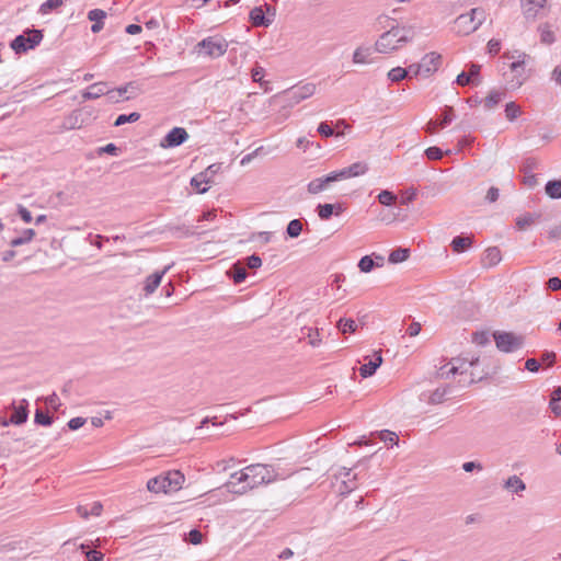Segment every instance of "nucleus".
Listing matches in <instances>:
<instances>
[{
	"label": "nucleus",
	"instance_id": "c03bdc74",
	"mask_svg": "<svg viewBox=\"0 0 561 561\" xmlns=\"http://www.w3.org/2000/svg\"><path fill=\"white\" fill-rule=\"evenodd\" d=\"M64 3V0H47L39 7V13L41 14H48L51 10H55L59 7H61Z\"/></svg>",
	"mask_w": 561,
	"mask_h": 561
},
{
	"label": "nucleus",
	"instance_id": "a19ab883",
	"mask_svg": "<svg viewBox=\"0 0 561 561\" xmlns=\"http://www.w3.org/2000/svg\"><path fill=\"white\" fill-rule=\"evenodd\" d=\"M140 118V114L137 112H133L130 114H121L114 122V126L118 127L126 123H135Z\"/></svg>",
	"mask_w": 561,
	"mask_h": 561
},
{
	"label": "nucleus",
	"instance_id": "13d9d810",
	"mask_svg": "<svg viewBox=\"0 0 561 561\" xmlns=\"http://www.w3.org/2000/svg\"><path fill=\"white\" fill-rule=\"evenodd\" d=\"M85 422H87V420L84 417L78 416V417H73V419L69 420V422L67 423V426L71 431H77L80 427H82L85 424Z\"/></svg>",
	"mask_w": 561,
	"mask_h": 561
},
{
	"label": "nucleus",
	"instance_id": "f704fd0d",
	"mask_svg": "<svg viewBox=\"0 0 561 561\" xmlns=\"http://www.w3.org/2000/svg\"><path fill=\"white\" fill-rule=\"evenodd\" d=\"M356 479H357L356 474H354L353 478L348 477L346 479H343L341 481V485L339 488L340 495L345 496V495L350 494L352 491H354L357 488Z\"/></svg>",
	"mask_w": 561,
	"mask_h": 561
},
{
	"label": "nucleus",
	"instance_id": "423d86ee",
	"mask_svg": "<svg viewBox=\"0 0 561 561\" xmlns=\"http://www.w3.org/2000/svg\"><path fill=\"white\" fill-rule=\"evenodd\" d=\"M496 347L504 353H512L523 347L524 336L513 332L496 331L493 333Z\"/></svg>",
	"mask_w": 561,
	"mask_h": 561
},
{
	"label": "nucleus",
	"instance_id": "3c124183",
	"mask_svg": "<svg viewBox=\"0 0 561 561\" xmlns=\"http://www.w3.org/2000/svg\"><path fill=\"white\" fill-rule=\"evenodd\" d=\"M416 195H417V192L415 188H409L402 193L400 203L402 205H408L415 199Z\"/></svg>",
	"mask_w": 561,
	"mask_h": 561
},
{
	"label": "nucleus",
	"instance_id": "39448f33",
	"mask_svg": "<svg viewBox=\"0 0 561 561\" xmlns=\"http://www.w3.org/2000/svg\"><path fill=\"white\" fill-rule=\"evenodd\" d=\"M197 53L210 58H218L224 56L228 49V43L226 39L219 36H208L197 43Z\"/></svg>",
	"mask_w": 561,
	"mask_h": 561
},
{
	"label": "nucleus",
	"instance_id": "e2e57ef3",
	"mask_svg": "<svg viewBox=\"0 0 561 561\" xmlns=\"http://www.w3.org/2000/svg\"><path fill=\"white\" fill-rule=\"evenodd\" d=\"M541 366V362L536 358H528L525 364V368L531 373H537Z\"/></svg>",
	"mask_w": 561,
	"mask_h": 561
},
{
	"label": "nucleus",
	"instance_id": "f8f14e48",
	"mask_svg": "<svg viewBox=\"0 0 561 561\" xmlns=\"http://www.w3.org/2000/svg\"><path fill=\"white\" fill-rule=\"evenodd\" d=\"M423 70V77H430L432 73L438 70L442 65V55L436 51L426 54L420 61Z\"/></svg>",
	"mask_w": 561,
	"mask_h": 561
},
{
	"label": "nucleus",
	"instance_id": "ea45409f",
	"mask_svg": "<svg viewBox=\"0 0 561 561\" xmlns=\"http://www.w3.org/2000/svg\"><path fill=\"white\" fill-rule=\"evenodd\" d=\"M357 324L353 319H340L337 322V329L343 333H354Z\"/></svg>",
	"mask_w": 561,
	"mask_h": 561
},
{
	"label": "nucleus",
	"instance_id": "9b49d317",
	"mask_svg": "<svg viewBox=\"0 0 561 561\" xmlns=\"http://www.w3.org/2000/svg\"><path fill=\"white\" fill-rule=\"evenodd\" d=\"M479 362V357L471 356V357H457L453 359V366L446 370L447 366H443L439 369V376L448 378L450 375L456 374H463L465 370H462L463 364L468 363L469 366H474Z\"/></svg>",
	"mask_w": 561,
	"mask_h": 561
},
{
	"label": "nucleus",
	"instance_id": "37998d69",
	"mask_svg": "<svg viewBox=\"0 0 561 561\" xmlns=\"http://www.w3.org/2000/svg\"><path fill=\"white\" fill-rule=\"evenodd\" d=\"M34 422L38 425L49 426L53 423V417L41 409L35 412Z\"/></svg>",
	"mask_w": 561,
	"mask_h": 561
},
{
	"label": "nucleus",
	"instance_id": "a18cd8bd",
	"mask_svg": "<svg viewBox=\"0 0 561 561\" xmlns=\"http://www.w3.org/2000/svg\"><path fill=\"white\" fill-rule=\"evenodd\" d=\"M396 199H397V196L388 190L381 191L378 195V202L385 206L392 205L396 202Z\"/></svg>",
	"mask_w": 561,
	"mask_h": 561
},
{
	"label": "nucleus",
	"instance_id": "09e8293b",
	"mask_svg": "<svg viewBox=\"0 0 561 561\" xmlns=\"http://www.w3.org/2000/svg\"><path fill=\"white\" fill-rule=\"evenodd\" d=\"M469 13L470 18H472V21H476L477 27H479L485 20V12L483 9L474 8L471 9Z\"/></svg>",
	"mask_w": 561,
	"mask_h": 561
},
{
	"label": "nucleus",
	"instance_id": "5fc2aeb1",
	"mask_svg": "<svg viewBox=\"0 0 561 561\" xmlns=\"http://www.w3.org/2000/svg\"><path fill=\"white\" fill-rule=\"evenodd\" d=\"M262 265V260L257 254H252L245 259V266L255 270Z\"/></svg>",
	"mask_w": 561,
	"mask_h": 561
},
{
	"label": "nucleus",
	"instance_id": "338daca9",
	"mask_svg": "<svg viewBox=\"0 0 561 561\" xmlns=\"http://www.w3.org/2000/svg\"><path fill=\"white\" fill-rule=\"evenodd\" d=\"M456 83L459 85H467L470 83H474L471 79V76H469L467 72L462 71L459 73L456 78Z\"/></svg>",
	"mask_w": 561,
	"mask_h": 561
},
{
	"label": "nucleus",
	"instance_id": "f257e3e1",
	"mask_svg": "<svg viewBox=\"0 0 561 561\" xmlns=\"http://www.w3.org/2000/svg\"><path fill=\"white\" fill-rule=\"evenodd\" d=\"M287 477L288 474L279 472L273 465L252 463L233 472L224 486L230 493L242 495L249 490L284 480Z\"/></svg>",
	"mask_w": 561,
	"mask_h": 561
},
{
	"label": "nucleus",
	"instance_id": "2f4dec72",
	"mask_svg": "<svg viewBox=\"0 0 561 561\" xmlns=\"http://www.w3.org/2000/svg\"><path fill=\"white\" fill-rule=\"evenodd\" d=\"M410 256V249L398 248L390 252L388 261L392 264H398L407 261Z\"/></svg>",
	"mask_w": 561,
	"mask_h": 561
},
{
	"label": "nucleus",
	"instance_id": "aec40b11",
	"mask_svg": "<svg viewBox=\"0 0 561 561\" xmlns=\"http://www.w3.org/2000/svg\"><path fill=\"white\" fill-rule=\"evenodd\" d=\"M169 267H165L163 271L161 272H156L151 275H149L147 278H146V282H145V287H144V290H145V294L146 296H149L151 294L154 293V290L158 288V286L160 285L161 283V279L163 277V275L165 274V272L168 271Z\"/></svg>",
	"mask_w": 561,
	"mask_h": 561
},
{
	"label": "nucleus",
	"instance_id": "1a4fd4ad",
	"mask_svg": "<svg viewBox=\"0 0 561 561\" xmlns=\"http://www.w3.org/2000/svg\"><path fill=\"white\" fill-rule=\"evenodd\" d=\"M337 181H342V179L340 178L339 170L333 171L324 176L313 179L308 183L307 191L309 194L316 195L325 191L331 186L332 183H335Z\"/></svg>",
	"mask_w": 561,
	"mask_h": 561
},
{
	"label": "nucleus",
	"instance_id": "72a5a7b5",
	"mask_svg": "<svg viewBox=\"0 0 561 561\" xmlns=\"http://www.w3.org/2000/svg\"><path fill=\"white\" fill-rule=\"evenodd\" d=\"M301 333H302L304 337L308 339V343L311 346L317 347L321 344V339H320L318 329L302 328Z\"/></svg>",
	"mask_w": 561,
	"mask_h": 561
},
{
	"label": "nucleus",
	"instance_id": "680f3d73",
	"mask_svg": "<svg viewBox=\"0 0 561 561\" xmlns=\"http://www.w3.org/2000/svg\"><path fill=\"white\" fill-rule=\"evenodd\" d=\"M549 407L556 416H561V400L551 397Z\"/></svg>",
	"mask_w": 561,
	"mask_h": 561
},
{
	"label": "nucleus",
	"instance_id": "7ed1b4c3",
	"mask_svg": "<svg viewBox=\"0 0 561 561\" xmlns=\"http://www.w3.org/2000/svg\"><path fill=\"white\" fill-rule=\"evenodd\" d=\"M184 481V474L178 470H173L150 479L147 482V489L153 493H172L179 491Z\"/></svg>",
	"mask_w": 561,
	"mask_h": 561
},
{
	"label": "nucleus",
	"instance_id": "ddd939ff",
	"mask_svg": "<svg viewBox=\"0 0 561 561\" xmlns=\"http://www.w3.org/2000/svg\"><path fill=\"white\" fill-rule=\"evenodd\" d=\"M11 409L13 413L11 414L9 422L14 425H22L27 421L28 417V401L26 399H22L19 405H15L13 402L11 404Z\"/></svg>",
	"mask_w": 561,
	"mask_h": 561
},
{
	"label": "nucleus",
	"instance_id": "4c0bfd02",
	"mask_svg": "<svg viewBox=\"0 0 561 561\" xmlns=\"http://www.w3.org/2000/svg\"><path fill=\"white\" fill-rule=\"evenodd\" d=\"M450 387L444 386L434 390L430 397V401L434 404L442 403L445 397L449 393Z\"/></svg>",
	"mask_w": 561,
	"mask_h": 561
},
{
	"label": "nucleus",
	"instance_id": "bf43d9fd",
	"mask_svg": "<svg viewBox=\"0 0 561 561\" xmlns=\"http://www.w3.org/2000/svg\"><path fill=\"white\" fill-rule=\"evenodd\" d=\"M546 285L549 290H552V291L561 290V278L557 277V276L550 277L547 280Z\"/></svg>",
	"mask_w": 561,
	"mask_h": 561
},
{
	"label": "nucleus",
	"instance_id": "0eeeda50",
	"mask_svg": "<svg viewBox=\"0 0 561 561\" xmlns=\"http://www.w3.org/2000/svg\"><path fill=\"white\" fill-rule=\"evenodd\" d=\"M221 163H213L206 168L203 172L198 173L191 180V185L196 190L197 193L204 194L208 191V187L202 186L213 182V178L220 171Z\"/></svg>",
	"mask_w": 561,
	"mask_h": 561
},
{
	"label": "nucleus",
	"instance_id": "864d4df0",
	"mask_svg": "<svg viewBox=\"0 0 561 561\" xmlns=\"http://www.w3.org/2000/svg\"><path fill=\"white\" fill-rule=\"evenodd\" d=\"M380 439L383 440L387 444L388 443L397 444L399 442L398 435L394 432H391V431H388V430H385V431L380 432Z\"/></svg>",
	"mask_w": 561,
	"mask_h": 561
},
{
	"label": "nucleus",
	"instance_id": "9d476101",
	"mask_svg": "<svg viewBox=\"0 0 561 561\" xmlns=\"http://www.w3.org/2000/svg\"><path fill=\"white\" fill-rule=\"evenodd\" d=\"M187 138L188 134L185 128L174 127L162 138L160 146L162 148H174L185 142Z\"/></svg>",
	"mask_w": 561,
	"mask_h": 561
},
{
	"label": "nucleus",
	"instance_id": "79ce46f5",
	"mask_svg": "<svg viewBox=\"0 0 561 561\" xmlns=\"http://www.w3.org/2000/svg\"><path fill=\"white\" fill-rule=\"evenodd\" d=\"M520 115V107L515 102H508L505 105V116L513 122Z\"/></svg>",
	"mask_w": 561,
	"mask_h": 561
},
{
	"label": "nucleus",
	"instance_id": "774afa93",
	"mask_svg": "<svg viewBox=\"0 0 561 561\" xmlns=\"http://www.w3.org/2000/svg\"><path fill=\"white\" fill-rule=\"evenodd\" d=\"M18 213L24 222L30 224L33 220L31 211L21 205L19 206Z\"/></svg>",
	"mask_w": 561,
	"mask_h": 561
},
{
	"label": "nucleus",
	"instance_id": "20e7f679",
	"mask_svg": "<svg viewBox=\"0 0 561 561\" xmlns=\"http://www.w3.org/2000/svg\"><path fill=\"white\" fill-rule=\"evenodd\" d=\"M43 39V32L41 30H26L23 34L18 35L10 44L11 48L16 54L26 53L34 49Z\"/></svg>",
	"mask_w": 561,
	"mask_h": 561
},
{
	"label": "nucleus",
	"instance_id": "6e6552de",
	"mask_svg": "<svg viewBox=\"0 0 561 561\" xmlns=\"http://www.w3.org/2000/svg\"><path fill=\"white\" fill-rule=\"evenodd\" d=\"M316 92L314 83H305L302 85H295L284 92L286 100L289 104H298L301 101L312 96Z\"/></svg>",
	"mask_w": 561,
	"mask_h": 561
},
{
	"label": "nucleus",
	"instance_id": "a878e982",
	"mask_svg": "<svg viewBox=\"0 0 561 561\" xmlns=\"http://www.w3.org/2000/svg\"><path fill=\"white\" fill-rule=\"evenodd\" d=\"M472 244V238L469 236H457L453 239L450 247L454 252L462 253L468 250Z\"/></svg>",
	"mask_w": 561,
	"mask_h": 561
},
{
	"label": "nucleus",
	"instance_id": "dca6fc26",
	"mask_svg": "<svg viewBox=\"0 0 561 561\" xmlns=\"http://www.w3.org/2000/svg\"><path fill=\"white\" fill-rule=\"evenodd\" d=\"M547 0H522L523 13L527 20H535L543 10Z\"/></svg>",
	"mask_w": 561,
	"mask_h": 561
},
{
	"label": "nucleus",
	"instance_id": "bb28decb",
	"mask_svg": "<svg viewBox=\"0 0 561 561\" xmlns=\"http://www.w3.org/2000/svg\"><path fill=\"white\" fill-rule=\"evenodd\" d=\"M83 125V119L81 118V111H72L64 121L62 127L65 129H78Z\"/></svg>",
	"mask_w": 561,
	"mask_h": 561
},
{
	"label": "nucleus",
	"instance_id": "4d7b16f0",
	"mask_svg": "<svg viewBox=\"0 0 561 561\" xmlns=\"http://www.w3.org/2000/svg\"><path fill=\"white\" fill-rule=\"evenodd\" d=\"M203 535L198 529H192L187 534V541L192 545H198L202 542Z\"/></svg>",
	"mask_w": 561,
	"mask_h": 561
},
{
	"label": "nucleus",
	"instance_id": "393cba45",
	"mask_svg": "<svg viewBox=\"0 0 561 561\" xmlns=\"http://www.w3.org/2000/svg\"><path fill=\"white\" fill-rule=\"evenodd\" d=\"M381 363H382V357L380 354H377L376 358L374 360H369L368 363L363 364L359 367V375L363 378L373 376L376 373L377 368L381 365Z\"/></svg>",
	"mask_w": 561,
	"mask_h": 561
},
{
	"label": "nucleus",
	"instance_id": "c9c22d12",
	"mask_svg": "<svg viewBox=\"0 0 561 561\" xmlns=\"http://www.w3.org/2000/svg\"><path fill=\"white\" fill-rule=\"evenodd\" d=\"M512 72L516 73V81L512 83V87H520L525 80V77L523 76L525 67L524 61H514L511 65Z\"/></svg>",
	"mask_w": 561,
	"mask_h": 561
},
{
	"label": "nucleus",
	"instance_id": "052dcab7",
	"mask_svg": "<svg viewBox=\"0 0 561 561\" xmlns=\"http://www.w3.org/2000/svg\"><path fill=\"white\" fill-rule=\"evenodd\" d=\"M462 469L466 472H472L473 470L481 471L483 469V466L481 462L478 461H467L462 463Z\"/></svg>",
	"mask_w": 561,
	"mask_h": 561
},
{
	"label": "nucleus",
	"instance_id": "603ef678",
	"mask_svg": "<svg viewBox=\"0 0 561 561\" xmlns=\"http://www.w3.org/2000/svg\"><path fill=\"white\" fill-rule=\"evenodd\" d=\"M490 341L489 334L486 332H474L472 334V342L477 345L483 346L488 344Z\"/></svg>",
	"mask_w": 561,
	"mask_h": 561
},
{
	"label": "nucleus",
	"instance_id": "7c9ffc66",
	"mask_svg": "<svg viewBox=\"0 0 561 561\" xmlns=\"http://www.w3.org/2000/svg\"><path fill=\"white\" fill-rule=\"evenodd\" d=\"M504 96H505L504 91H496V90L491 91L489 93V95L483 100L484 108L492 110L502 101V99Z\"/></svg>",
	"mask_w": 561,
	"mask_h": 561
},
{
	"label": "nucleus",
	"instance_id": "473e14b6",
	"mask_svg": "<svg viewBox=\"0 0 561 561\" xmlns=\"http://www.w3.org/2000/svg\"><path fill=\"white\" fill-rule=\"evenodd\" d=\"M546 194L552 199L561 198V180L548 181L545 186Z\"/></svg>",
	"mask_w": 561,
	"mask_h": 561
},
{
	"label": "nucleus",
	"instance_id": "cd10ccee",
	"mask_svg": "<svg viewBox=\"0 0 561 561\" xmlns=\"http://www.w3.org/2000/svg\"><path fill=\"white\" fill-rule=\"evenodd\" d=\"M540 217H541V215L538 213H526L516 218V226H517L518 230H525L529 226L537 222Z\"/></svg>",
	"mask_w": 561,
	"mask_h": 561
},
{
	"label": "nucleus",
	"instance_id": "c85d7f7f",
	"mask_svg": "<svg viewBox=\"0 0 561 561\" xmlns=\"http://www.w3.org/2000/svg\"><path fill=\"white\" fill-rule=\"evenodd\" d=\"M379 262L375 263L370 255L363 256L358 262V268L363 273H369L375 266H381L383 264V256L376 255Z\"/></svg>",
	"mask_w": 561,
	"mask_h": 561
},
{
	"label": "nucleus",
	"instance_id": "c756f323",
	"mask_svg": "<svg viewBox=\"0 0 561 561\" xmlns=\"http://www.w3.org/2000/svg\"><path fill=\"white\" fill-rule=\"evenodd\" d=\"M228 275L233 279L234 284H241L245 280L248 273L245 266L237 262L229 270Z\"/></svg>",
	"mask_w": 561,
	"mask_h": 561
},
{
	"label": "nucleus",
	"instance_id": "8fccbe9b",
	"mask_svg": "<svg viewBox=\"0 0 561 561\" xmlns=\"http://www.w3.org/2000/svg\"><path fill=\"white\" fill-rule=\"evenodd\" d=\"M425 156L428 160H439L443 158L444 152L438 147H430L425 150Z\"/></svg>",
	"mask_w": 561,
	"mask_h": 561
},
{
	"label": "nucleus",
	"instance_id": "69168bd1",
	"mask_svg": "<svg viewBox=\"0 0 561 561\" xmlns=\"http://www.w3.org/2000/svg\"><path fill=\"white\" fill-rule=\"evenodd\" d=\"M499 196H500V191L497 187H490L486 195H485V201L488 203H495L497 199H499Z\"/></svg>",
	"mask_w": 561,
	"mask_h": 561
},
{
	"label": "nucleus",
	"instance_id": "5701e85b",
	"mask_svg": "<svg viewBox=\"0 0 561 561\" xmlns=\"http://www.w3.org/2000/svg\"><path fill=\"white\" fill-rule=\"evenodd\" d=\"M373 51L375 50L371 47H357L353 53V62L357 65H365L371 62L370 56Z\"/></svg>",
	"mask_w": 561,
	"mask_h": 561
},
{
	"label": "nucleus",
	"instance_id": "4be33fe9",
	"mask_svg": "<svg viewBox=\"0 0 561 561\" xmlns=\"http://www.w3.org/2000/svg\"><path fill=\"white\" fill-rule=\"evenodd\" d=\"M501 251L497 247L488 248L484 251L482 263L484 266L491 267L501 262Z\"/></svg>",
	"mask_w": 561,
	"mask_h": 561
},
{
	"label": "nucleus",
	"instance_id": "6ab92c4d",
	"mask_svg": "<svg viewBox=\"0 0 561 561\" xmlns=\"http://www.w3.org/2000/svg\"><path fill=\"white\" fill-rule=\"evenodd\" d=\"M368 167L364 162H355L347 168L339 170L340 178L343 180L365 174Z\"/></svg>",
	"mask_w": 561,
	"mask_h": 561
},
{
	"label": "nucleus",
	"instance_id": "f03ea898",
	"mask_svg": "<svg viewBox=\"0 0 561 561\" xmlns=\"http://www.w3.org/2000/svg\"><path fill=\"white\" fill-rule=\"evenodd\" d=\"M413 37L414 31L411 26L392 25L379 36L374 50L380 54H389L403 47Z\"/></svg>",
	"mask_w": 561,
	"mask_h": 561
},
{
	"label": "nucleus",
	"instance_id": "58836bf2",
	"mask_svg": "<svg viewBox=\"0 0 561 561\" xmlns=\"http://www.w3.org/2000/svg\"><path fill=\"white\" fill-rule=\"evenodd\" d=\"M408 77H409V70H407L405 68H402V67L392 68L388 72V79L391 80L392 82H399Z\"/></svg>",
	"mask_w": 561,
	"mask_h": 561
},
{
	"label": "nucleus",
	"instance_id": "6e6d98bb",
	"mask_svg": "<svg viewBox=\"0 0 561 561\" xmlns=\"http://www.w3.org/2000/svg\"><path fill=\"white\" fill-rule=\"evenodd\" d=\"M318 133L325 138L331 137L334 134L333 128L327 122L319 124Z\"/></svg>",
	"mask_w": 561,
	"mask_h": 561
},
{
	"label": "nucleus",
	"instance_id": "a211bd4d",
	"mask_svg": "<svg viewBox=\"0 0 561 561\" xmlns=\"http://www.w3.org/2000/svg\"><path fill=\"white\" fill-rule=\"evenodd\" d=\"M503 489L512 494L522 495L526 490V483L518 476L513 474L503 482Z\"/></svg>",
	"mask_w": 561,
	"mask_h": 561
},
{
	"label": "nucleus",
	"instance_id": "b1692460",
	"mask_svg": "<svg viewBox=\"0 0 561 561\" xmlns=\"http://www.w3.org/2000/svg\"><path fill=\"white\" fill-rule=\"evenodd\" d=\"M337 208L335 215H340L342 211L341 204L334 205V204H319L317 206V213L320 219L322 220H329L332 215L334 214V209Z\"/></svg>",
	"mask_w": 561,
	"mask_h": 561
},
{
	"label": "nucleus",
	"instance_id": "412c9836",
	"mask_svg": "<svg viewBox=\"0 0 561 561\" xmlns=\"http://www.w3.org/2000/svg\"><path fill=\"white\" fill-rule=\"evenodd\" d=\"M106 18V12L101 9H93L88 12V19L92 22H94L91 26L92 33L96 34L99 33L103 26V20Z\"/></svg>",
	"mask_w": 561,
	"mask_h": 561
},
{
	"label": "nucleus",
	"instance_id": "de8ad7c7",
	"mask_svg": "<svg viewBox=\"0 0 561 561\" xmlns=\"http://www.w3.org/2000/svg\"><path fill=\"white\" fill-rule=\"evenodd\" d=\"M454 117V108L451 106H445L442 121L439 122V127H446L453 122Z\"/></svg>",
	"mask_w": 561,
	"mask_h": 561
},
{
	"label": "nucleus",
	"instance_id": "0e129e2a",
	"mask_svg": "<svg viewBox=\"0 0 561 561\" xmlns=\"http://www.w3.org/2000/svg\"><path fill=\"white\" fill-rule=\"evenodd\" d=\"M119 151V148L115 145V144H107L106 146L104 147H101L99 149V153H108V154H112V156H117Z\"/></svg>",
	"mask_w": 561,
	"mask_h": 561
},
{
	"label": "nucleus",
	"instance_id": "e433bc0d",
	"mask_svg": "<svg viewBox=\"0 0 561 561\" xmlns=\"http://www.w3.org/2000/svg\"><path fill=\"white\" fill-rule=\"evenodd\" d=\"M302 231V222L300 219H293L286 228V233L289 238H298Z\"/></svg>",
	"mask_w": 561,
	"mask_h": 561
},
{
	"label": "nucleus",
	"instance_id": "f3484780",
	"mask_svg": "<svg viewBox=\"0 0 561 561\" xmlns=\"http://www.w3.org/2000/svg\"><path fill=\"white\" fill-rule=\"evenodd\" d=\"M249 18L251 23L256 27H268L273 22V18L266 16L262 7L253 8L250 11Z\"/></svg>",
	"mask_w": 561,
	"mask_h": 561
},
{
	"label": "nucleus",
	"instance_id": "2eb2a0df",
	"mask_svg": "<svg viewBox=\"0 0 561 561\" xmlns=\"http://www.w3.org/2000/svg\"><path fill=\"white\" fill-rule=\"evenodd\" d=\"M455 30L458 34L469 35L478 30L476 21H472L470 13L460 14L455 20Z\"/></svg>",
	"mask_w": 561,
	"mask_h": 561
},
{
	"label": "nucleus",
	"instance_id": "4468645a",
	"mask_svg": "<svg viewBox=\"0 0 561 561\" xmlns=\"http://www.w3.org/2000/svg\"><path fill=\"white\" fill-rule=\"evenodd\" d=\"M114 91L107 89L106 82H96L91 84L83 93L82 98L84 100H95L99 99L101 95H108L111 100H114L115 96L113 95Z\"/></svg>",
	"mask_w": 561,
	"mask_h": 561
},
{
	"label": "nucleus",
	"instance_id": "49530a36",
	"mask_svg": "<svg viewBox=\"0 0 561 561\" xmlns=\"http://www.w3.org/2000/svg\"><path fill=\"white\" fill-rule=\"evenodd\" d=\"M80 549L82 550L83 553H85L88 561H102L103 560V557H104L103 553L98 550H85L87 546L83 543L80 546Z\"/></svg>",
	"mask_w": 561,
	"mask_h": 561
}]
</instances>
